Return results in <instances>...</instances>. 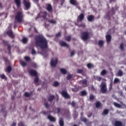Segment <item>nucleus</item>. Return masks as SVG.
Instances as JSON below:
<instances>
[{"label": "nucleus", "instance_id": "obj_59", "mask_svg": "<svg viewBox=\"0 0 126 126\" xmlns=\"http://www.w3.org/2000/svg\"><path fill=\"white\" fill-rule=\"evenodd\" d=\"M74 53H75V52H74V51H71V56H73L74 55Z\"/></svg>", "mask_w": 126, "mask_h": 126}, {"label": "nucleus", "instance_id": "obj_13", "mask_svg": "<svg viewBox=\"0 0 126 126\" xmlns=\"http://www.w3.org/2000/svg\"><path fill=\"white\" fill-rule=\"evenodd\" d=\"M48 120H50L51 122H56V118H55L52 116L49 115L48 116Z\"/></svg>", "mask_w": 126, "mask_h": 126}, {"label": "nucleus", "instance_id": "obj_22", "mask_svg": "<svg viewBox=\"0 0 126 126\" xmlns=\"http://www.w3.org/2000/svg\"><path fill=\"white\" fill-rule=\"evenodd\" d=\"M34 81L35 84H37L39 82V77H38V75L34 76Z\"/></svg>", "mask_w": 126, "mask_h": 126}, {"label": "nucleus", "instance_id": "obj_9", "mask_svg": "<svg viewBox=\"0 0 126 126\" xmlns=\"http://www.w3.org/2000/svg\"><path fill=\"white\" fill-rule=\"evenodd\" d=\"M84 14L82 13L80 15L78 16V18H77V22H81V21H82V20H83V19H84Z\"/></svg>", "mask_w": 126, "mask_h": 126}, {"label": "nucleus", "instance_id": "obj_8", "mask_svg": "<svg viewBox=\"0 0 126 126\" xmlns=\"http://www.w3.org/2000/svg\"><path fill=\"white\" fill-rule=\"evenodd\" d=\"M23 3L27 9H29L30 8V2H29V1L27 0H23Z\"/></svg>", "mask_w": 126, "mask_h": 126}, {"label": "nucleus", "instance_id": "obj_42", "mask_svg": "<svg viewBox=\"0 0 126 126\" xmlns=\"http://www.w3.org/2000/svg\"><path fill=\"white\" fill-rule=\"evenodd\" d=\"M65 39L66 41H70V39H71V37H70V36H67L65 37Z\"/></svg>", "mask_w": 126, "mask_h": 126}, {"label": "nucleus", "instance_id": "obj_49", "mask_svg": "<svg viewBox=\"0 0 126 126\" xmlns=\"http://www.w3.org/2000/svg\"><path fill=\"white\" fill-rule=\"evenodd\" d=\"M93 114H92V112H89V113L88 114V118H91L92 117V115Z\"/></svg>", "mask_w": 126, "mask_h": 126}, {"label": "nucleus", "instance_id": "obj_33", "mask_svg": "<svg viewBox=\"0 0 126 126\" xmlns=\"http://www.w3.org/2000/svg\"><path fill=\"white\" fill-rule=\"evenodd\" d=\"M81 94L82 96H86V95H87V93L86 91H83L81 92Z\"/></svg>", "mask_w": 126, "mask_h": 126}, {"label": "nucleus", "instance_id": "obj_44", "mask_svg": "<svg viewBox=\"0 0 126 126\" xmlns=\"http://www.w3.org/2000/svg\"><path fill=\"white\" fill-rule=\"evenodd\" d=\"M77 73H82L83 72V69H78L77 71Z\"/></svg>", "mask_w": 126, "mask_h": 126}, {"label": "nucleus", "instance_id": "obj_64", "mask_svg": "<svg viewBox=\"0 0 126 126\" xmlns=\"http://www.w3.org/2000/svg\"><path fill=\"white\" fill-rule=\"evenodd\" d=\"M81 116H82L81 117H82V116H83V113H81Z\"/></svg>", "mask_w": 126, "mask_h": 126}, {"label": "nucleus", "instance_id": "obj_52", "mask_svg": "<svg viewBox=\"0 0 126 126\" xmlns=\"http://www.w3.org/2000/svg\"><path fill=\"white\" fill-rule=\"evenodd\" d=\"M32 67H34V68H37V65L36 64V63L32 64Z\"/></svg>", "mask_w": 126, "mask_h": 126}, {"label": "nucleus", "instance_id": "obj_43", "mask_svg": "<svg viewBox=\"0 0 126 126\" xmlns=\"http://www.w3.org/2000/svg\"><path fill=\"white\" fill-rule=\"evenodd\" d=\"M24 59H25V61H26V62H29V61H30V57H29L28 56L25 57Z\"/></svg>", "mask_w": 126, "mask_h": 126}, {"label": "nucleus", "instance_id": "obj_40", "mask_svg": "<svg viewBox=\"0 0 126 126\" xmlns=\"http://www.w3.org/2000/svg\"><path fill=\"white\" fill-rule=\"evenodd\" d=\"M104 44V41H102V40H100L98 42V45L99 46H100V47H102V46H103V44Z\"/></svg>", "mask_w": 126, "mask_h": 126}, {"label": "nucleus", "instance_id": "obj_27", "mask_svg": "<svg viewBox=\"0 0 126 126\" xmlns=\"http://www.w3.org/2000/svg\"><path fill=\"white\" fill-rule=\"evenodd\" d=\"M60 85V83H59L58 81H54L53 83V86L54 87H58Z\"/></svg>", "mask_w": 126, "mask_h": 126}, {"label": "nucleus", "instance_id": "obj_32", "mask_svg": "<svg viewBox=\"0 0 126 126\" xmlns=\"http://www.w3.org/2000/svg\"><path fill=\"white\" fill-rule=\"evenodd\" d=\"M109 114V110L105 109L102 113V115H108Z\"/></svg>", "mask_w": 126, "mask_h": 126}, {"label": "nucleus", "instance_id": "obj_5", "mask_svg": "<svg viewBox=\"0 0 126 126\" xmlns=\"http://www.w3.org/2000/svg\"><path fill=\"white\" fill-rule=\"evenodd\" d=\"M81 38L84 41H86V40L89 39V34L87 32H83L82 33Z\"/></svg>", "mask_w": 126, "mask_h": 126}, {"label": "nucleus", "instance_id": "obj_28", "mask_svg": "<svg viewBox=\"0 0 126 126\" xmlns=\"http://www.w3.org/2000/svg\"><path fill=\"white\" fill-rule=\"evenodd\" d=\"M80 120L82 122H83L84 123H86L87 122V119L85 117H81Z\"/></svg>", "mask_w": 126, "mask_h": 126}, {"label": "nucleus", "instance_id": "obj_51", "mask_svg": "<svg viewBox=\"0 0 126 126\" xmlns=\"http://www.w3.org/2000/svg\"><path fill=\"white\" fill-rule=\"evenodd\" d=\"M45 107L46 108V109H49V108L50 107V105H49V103H46L45 104Z\"/></svg>", "mask_w": 126, "mask_h": 126}, {"label": "nucleus", "instance_id": "obj_55", "mask_svg": "<svg viewBox=\"0 0 126 126\" xmlns=\"http://www.w3.org/2000/svg\"><path fill=\"white\" fill-rule=\"evenodd\" d=\"M120 48H121V50H124V44L122 43L120 45Z\"/></svg>", "mask_w": 126, "mask_h": 126}, {"label": "nucleus", "instance_id": "obj_23", "mask_svg": "<svg viewBox=\"0 0 126 126\" xmlns=\"http://www.w3.org/2000/svg\"><path fill=\"white\" fill-rule=\"evenodd\" d=\"M94 19V16L93 15H90L88 17V21H93Z\"/></svg>", "mask_w": 126, "mask_h": 126}, {"label": "nucleus", "instance_id": "obj_35", "mask_svg": "<svg viewBox=\"0 0 126 126\" xmlns=\"http://www.w3.org/2000/svg\"><path fill=\"white\" fill-rule=\"evenodd\" d=\"M72 77V75L71 74H68L66 76V79L67 80H69V79H71Z\"/></svg>", "mask_w": 126, "mask_h": 126}, {"label": "nucleus", "instance_id": "obj_4", "mask_svg": "<svg viewBox=\"0 0 126 126\" xmlns=\"http://www.w3.org/2000/svg\"><path fill=\"white\" fill-rule=\"evenodd\" d=\"M100 90L101 91V93L104 94L107 92V84L106 82H102L100 85Z\"/></svg>", "mask_w": 126, "mask_h": 126}, {"label": "nucleus", "instance_id": "obj_61", "mask_svg": "<svg viewBox=\"0 0 126 126\" xmlns=\"http://www.w3.org/2000/svg\"><path fill=\"white\" fill-rule=\"evenodd\" d=\"M22 66H26L27 65V63H22Z\"/></svg>", "mask_w": 126, "mask_h": 126}, {"label": "nucleus", "instance_id": "obj_21", "mask_svg": "<svg viewBox=\"0 0 126 126\" xmlns=\"http://www.w3.org/2000/svg\"><path fill=\"white\" fill-rule=\"evenodd\" d=\"M7 34L11 38H13L14 37V35L13 34V33H12V31H11L7 32Z\"/></svg>", "mask_w": 126, "mask_h": 126}, {"label": "nucleus", "instance_id": "obj_16", "mask_svg": "<svg viewBox=\"0 0 126 126\" xmlns=\"http://www.w3.org/2000/svg\"><path fill=\"white\" fill-rule=\"evenodd\" d=\"M70 2L73 5H78V2H76V0H70Z\"/></svg>", "mask_w": 126, "mask_h": 126}, {"label": "nucleus", "instance_id": "obj_46", "mask_svg": "<svg viewBox=\"0 0 126 126\" xmlns=\"http://www.w3.org/2000/svg\"><path fill=\"white\" fill-rule=\"evenodd\" d=\"M56 110L57 111V114H60V113H61V108L60 107L56 108Z\"/></svg>", "mask_w": 126, "mask_h": 126}, {"label": "nucleus", "instance_id": "obj_6", "mask_svg": "<svg viewBox=\"0 0 126 126\" xmlns=\"http://www.w3.org/2000/svg\"><path fill=\"white\" fill-rule=\"evenodd\" d=\"M61 94L65 99H70V96L68 95V94H67L66 91L63 90L61 92Z\"/></svg>", "mask_w": 126, "mask_h": 126}, {"label": "nucleus", "instance_id": "obj_39", "mask_svg": "<svg viewBox=\"0 0 126 126\" xmlns=\"http://www.w3.org/2000/svg\"><path fill=\"white\" fill-rule=\"evenodd\" d=\"M87 65L88 68H92V67H94V66H93V65L91 63H88Z\"/></svg>", "mask_w": 126, "mask_h": 126}, {"label": "nucleus", "instance_id": "obj_34", "mask_svg": "<svg viewBox=\"0 0 126 126\" xmlns=\"http://www.w3.org/2000/svg\"><path fill=\"white\" fill-rule=\"evenodd\" d=\"M51 63H58V59H56L55 60H51Z\"/></svg>", "mask_w": 126, "mask_h": 126}, {"label": "nucleus", "instance_id": "obj_1", "mask_svg": "<svg viewBox=\"0 0 126 126\" xmlns=\"http://www.w3.org/2000/svg\"><path fill=\"white\" fill-rule=\"evenodd\" d=\"M47 42L45 38L41 37L38 38L37 40L36 41V47H40L42 49L44 48H47L48 47Z\"/></svg>", "mask_w": 126, "mask_h": 126}, {"label": "nucleus", "instance_id": "obj_20", "mask_svg": "<svg viewBox=\"0 0 126 126\" xmlns=\"http://www.w3.org/2000/svg\"><path fill=\"white\" fill-rule=\"evenodd\" d=\"M46 9L48 11H52V10H53V9L52 8V5H51V4H47V6L46 7Z\"/></svg>", "mask_w": 126, "mask_h": 126}, {"label": "nucleus", "instance_id": "obj_60", "mask_svg": "<svg viewBox=\"0 0 126 126\" xmlns=\"http://www.w3.org/2000/svg\"><path fill=\"white\" fill-rule=\"evenodd\" d=\"M16 126V123H13L11 125V126Z\"/></svg>", "mask_w": 126, "mask_h": 126}, {"label": "nucleus", "instance_id": "obj_58", "mask_svg": "<svg viewBox=\"0 0 126 126\" xmlns=\"http://www.w3.org/2000/svg\"><path fill=\"white\" fill-rule=\"evenodd\" d=\"M61 36V32H59L57 34H56V37H60Z\"/></svg>", "mask_w": 126, "mask_h": 126}, {"label": "nucleus", "instance_id": "obj_57", "mask_svg": "<svg viewBox=\"0 0 126 126\" xmlns=\"http://www.w3.org/2000/svg\"><path fill=\"white\" fill-rule=\"evenodd\" d=\"M35 50L34 49H32V55H34L35 54Z\"/></svg>", "mask_w": 126, "mask_h": 126}, {"label": "nucleus", "instance_id": "obj_48", "mask_svg": "<svg viewBox=\"0 0 126 126\" xmlns=\"http://www.w3.org/2000/svg\"><path fill=\"white\" fill-rule=\"evenodd\" d=\"M96 80H97V81H101L102 80V77L97 76L96 77Z\"/></svg>", "mask_w": 126, "mask_h": 126}, {"label": "nucleus", "instance_id": "obj_62", "mask_svg": "<svg viewBox=\"0 0 126 126\" xmlns=\"http://www.w3.org/2000/svg\"><path fill=\"white\" fill-rule=\"evenodd\" d=\"M14 99H15V96H14V95H12L11 99L12 100H14Z\"/></svg>", "mask_w": 126, "mask_h": 126}, {"label": "nucleus", "instance_id": "obj_24", "mask_svg": "<svg viewBox=\"0 0 126 126\" xmlns=\"http://www.w3.org/2000/svg\"><path fill=\"white\" fill-rule=\"evenodd\" d=\"M106 40L107 43H109V42H111V35H107L106 36Z\"/></svg>", "mask_w": 126, "mask_h": 126}, {"label": "nucleus", "instance_id": "obj_56", "mask_svg": "<svg viewBox=\"0 0 126 126\" xmlns=\"http://www.w3.org/2000/svg\"><path fill=\"white\" fill-rule=\"evenodd\" d=\"M4 111H5V106H4V107H3V108L1 109V112H2V113H4Z\"/></svg>", "mask_w": 126, "mask_h": 126}, {"label": "nucleus", "instance_id": "obj_15", "mask_svg": "<svg viewBox=\"0 0 126 126\" xmlns=\"http://www.w3.org/2000/svg\"><path fill=\"white\" fill-rule=\"evenodd\" d=\"M60 45L61 46H62L63 47H66L67 48H68L69 47L68 44H66L65 42L63 41L60 42Z\"/></svg>", "mask_w": 126, "mask_h": 126}, {"label": "nucleus", "instance_id": "obj_12", "mask_svg": "<svg viewBox=\"0 0 126 126\" xmlns=\"http://www.w3.org/2000/svg\"><path fill=\"white\" fill-rule=\"evenodd\" d=\"M117 76H120V77L124 75V72L121 69L119 70L117 74H116Z\"/></svg>", "mask_w": 126, "mask_h": 126}, {"label": "nucleus", "instance_id": "obj_54", "mask_svg": "<svg viewBox=\"0 0 126 126\" xmlns=\"http://www.w3.org/2000/svg\"><path fill=\"white\" fill-rule=\"evenodd\" d=\"M51 66H52V67H56V66H57V63H51Z\"/></svg>", "mask_w": 126, "mask_h": 126}, {"label": "nucleus", "instance_id": "obj_17", "mask_svg": "<svg viewBox=\"0 0 126 126\" xmlns=\"http://www.w3.org/2000/svg\"><path fill=\"white\" fill-rule=\"evenodd\" d=\"M60 71L62 74H66L67 71L64 68H61Z\"/></svg>", "mask_w": 126, "mask_h": 126}, {"label": "nucleus", "instance_id": "obj_47", "mask_svg": "<svg viewBox=\"0 0 126 126\" xmlns=\"http://www.w3.org/2000/svg\"><path fill=\"white\" fill-rule=\"evenodd\" d=\"M90 100H94V95L93 94H90Z\"/></svg>", "mask_w": 126, "mask_h": 126}, {"label": "nucleus", "instance_id": "obj_63", "mask_svg": "<svg viewBox=\"0 0 126 126\" xmlns=\"http://www.w3.org/2000/svg\"><path fill=\"white\" fill-rule=\"evenodd\" d=\"M42 113L43 114V115H47V112L46 111H43Z\"/></svg>", "mask_w": 126, "mask_h": 126}, {"label": "nucleus", "instance_id": "obj_41", "mask_svg": "<svg viewBox=\"0 0 126 126\" xmlns=\"http://www.w3.org/2000/svg\"><path fill=\"white\" fill-rule=\"evenodd\" d=\"M0 77L1 79H6V77H5V75L4 74L0 75Z\"/></svg>", "mask_w": 126, "mask_h": 126}, {"label": "nucleus", "instance_id": "obj_25", "mask_svg": "<svg viewBox=\"0 0 126 126\" xmlns=\"http://www.w3.org/2000/svg\"><path fill=\"white\" fill-rule=\"evenodd\" d=\"M11 70H12V67H11V66H8L7 67V72L10 73Z\"/></svg>", "mask_w": 126, "mask_h": 126}, {"label": "nucleus", "instance_id": "obj_14", "mask_svg": "<svg viewBox=\"0 0 126 126\" xmlns=\"http://www.w3.org/2000/svg\"><path fill=\"white\" fill-rule=\"evenodd\" d=\"M14 0L17 7H20V5L21 4L20 0Z\"/></svg>", "mask_w": 126, "mask_h": 126}, {"label": "nucleus", "instance_id": "obj_30", "mask_svg": "<svg viewBox=\"0 0 126 126\" xmlns=\"http://www.w3.org/2000/svg\"><path fill=\"white\" fill-rule=\"evenodd\" d=\"M72 107H73L74 108H75L76 107V102L74 101H72L71 103H70Z\"/></svg>", "mask_w": 126, "mask_h": 126}, {"label": "nucleus", "instance_id": "obj_37", "mask_svg": "<svg viewBox=\"0 0 126 126\" xmlns=\"http://www.w3.org/2000/svg\"><path fill=\"white\" fill-rule=\"evenodd\" d=\"M27 41H28V40L27 39V38L24 37L23 38L22 42L23 43H24V44H26V43H27Z\"/></svg>", "mask_w": 126, "mask_h": 126}, {"label": "nucleus", "instance_id": "obj_10", "mask_svg": "<svg viewBox=\"0 0 126 126\" xmlns=\"http://www.w3.org/2000/svg\"><path fill=\"white\" fill-rule=\"evenodd\" d=\"M113 126H124L123 124V122L120 121H116L113 124Z\"/></svg>", "mask_w": 126, "mask_h": 126}, {"label": "nucleus", "instance_id": "obj_2", "mask_svg": "<svg viewBox=\"0 0 126 126\" xmlns=\"http://www.w3.org/2000/svg\"><path fill=\"white\" fill-rule=\"evenodd\" d=\"M47 13L46 12H43L42 13H40V15L42 16V17L44 19V21L45 22V27H48L49 26V25H46L47 22H49V23H52V24H56V22L55 21V20H49L47 19H46V16H47Z\"/></svg>", "mask_w": 126, "mask_h": 126}, {"label": "nucleus", "instance_id": "obj_36", "mask_svg": "<svg viewBox=\"0 0 126 126\" xmlns=\"http://www.w3.org/2000/svg\"><path fill=\"white\" fill-rule=\"evenodd\" d=\"M32 94L31 93H28L27 92H26L25 93L24 96H25V97H30V96H31Z\"/></svg>", "mask_w": 126, "mask_h": 126}, {"label": "nucleus", "instance_id": "obj_7", "mask_svg": "<svg viewBox=\"0 0 126 126\" xmlns=\"http://www.w3.org/2000/svg\"><path fill=\"white\" fill-rule=\"evenodd\" d=\"M29 73H30V75L32 76H37L38 73H37V71L35 70L31 69L28 70Z\"/></svg>", "mask_w": 126, "mask_h": 126}, {"label": "nucleus", "instance_id": "obj_3", "mask_svg": "<svg viewBox=\"0 0 126 126\" xmlns=\"http://www.w3.org/2000/svg\"><path fill=\"white\" fill-rule=\"evenodd\" d=\"M22 18H23V15H22V12H18L15 16L16 20L17 21V22H22V21H23Z\"/></svg>", "mask_w": 126, "mask_h": 126}, {"label": "nucleus", "instance_id": "obj_38", "mask_svg": "<svg viewBox=\"0 0 126 126\" xmlns=\"http://www.w3.org/2000/svg\"><path fill=\"white\" fill-rule=\"evenodd\" d=\"M119 82H120V79H119L118 78H116L114 79V83L116 84V83H119Z\"/></svg>", "mask_w": 126, "mask_h": 126}, {"label": "nucleus", "instance_id": "obj_19", "mask_svg": "<svg viewBox=\"0 0 126 126\" xmlns=\"http://www.w3.org/2000/svg\"><path fill=\"white\" fill-rule=\"evenodd\" d=\"M54 99H55L54 95H51L48 97V101H49V102H52Z\"/></svg>", "mask_w": 126, "mask_h": 126}, {"label": "nucleus", "instance_id": "obj_11", "mask_svg": "<svg viewBox=\"0 0 126 126\" xmlns=\"http://www.w3.org/2000/svg\"><path fill=\"white\" fill-rule=\"evenodd\" d=\"M59 123L60 126H64V122L63 121V118L62 117L60 118Z\"/></svg>", "mask_w": 126, "mask_h": 126}, {"label": "nucleus", "instance_id": "obj_29", "mask_svg": "<svg viewBox=\"0 0 126 126\" xmlns=\"http://www.w3.org/2000/svg\"><path fill=\"white\" fill-rule=\"evenodd\" d=\"M106 74H107V71L105 69H103L100 73V75L102 76L106 75Z\"/></svg>", "mask_w": 126, "mask_h": 126}, {"label": "nucleus", "instance_id": "obj_45", "mask_svg": "<svg viewBox=\"0 0 126 126\" xmlns=\"http://www.w3.org/2000/svg\"><path fill=\"white\" fill-rule=\"evenodd\" d=\"M112 89H113V84H112V83H111L109 85V90L110 91H111V90H112Z\"/></svg>", "mask_w": 126, "mask_h": 126}, {"label": "nucleus", "instance_id": "obj_31", "mask_svg": "<svg viewBox=\"0 0 126 126\" xmlns=\"http://www.w3.org/2000/svg\"><path fill=\"white\" fill-rule=\"evenodd\" d=\"M96 108H100L101 107V103L99 101H97L95 104Z\"/></svg>", "mask_w": 126, "mask_h": 126}, {"label": "nucleus", "instance_id": "obj_50", "mask_svg": "<svg viewBox=\"0 0 126 126\" xmlns=\"http://www.w3.org/2000/svg\"><path fill=\"white\" fill-rule=\"evenodd\" d=\"M91 91H95V88L93 85H92L91 87Z\"/></svg>", "mask_w": 126, "mask_h": 126}, {"label": "nucleus", "instance_id": "obj_26", "mask_svg": "<svg viewBox=\"0 0 126 126\" xmlns=\"http://www.w3.org/2000/svg\"><path fill=\"white\" fill-rule=\"evenodd\" d=\"M113 105L117 108H121L122 107V105H121V104H120L116 102H113Z\"/></svg>", "mask_w": 126, "mask_h": 126}, {"label": "nucleus", "instance_id": "obj_18", "mask_svg": "<svg viewBox=\"0 0 126 126\" xmlns=\"http://www.w3.org/2000/svg\"><path fill=\"white\" fill-rule=\"evenodd\" d=\"M82 84L84 87H87V80L84 79L82 80Z\"/></svg>", "mask_w": 126, "mask_h": 126}, {"label": "nucleus", "instance_id": "obj_53", "mask_svg": "<svg viewBox=\"0 0 126 126\" xmlns=\"http://www.w3.org/2000/svg\"><path fill=\"white\" fill-rule=\"evenodd\" d=\"M18 126H24V124L23 122H20L18 124Z\"/></svg>", "mask_w": 126, "mask_h": 126}]
</instances>
